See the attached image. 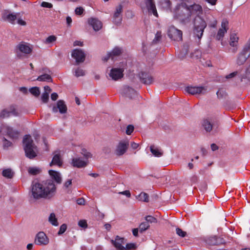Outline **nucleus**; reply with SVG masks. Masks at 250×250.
Returning a JSON list of instances; mask_svg holds the SVG:
<instances>
[{"mask_svg": "<svg viewBox=\"0 0 250 250\" xmlns=\"http://www.w3.org/2000/svg\"><path fill=\"white\" fill-rule=\"evenodd\" d=\"M122 11L123 6L121 4H119L116 8L114 16H119V15L121 14Z\"/></svg>", "mask_w": 250, "mask_h": 250, "instance_id": "obj_43", "label": "nucleus"}, {"mask_svg": "<svg viewBox=\"0 0 250 250\" xmlns=\"http://www.w3.org/2000/svg\"><path fill=\"white\" fill-rule=\"evenodd\" d=\"M158 5L164 10H168L170 9L171 2L170 0H158Z\"/></svg>", "mask_w": 250, "mask_h": 250, "instance_id": "obj_26", "label": "nucleus"}, {"mask_svg": "<svg viewBox=\"0 0 250 250\" xmlns=\"http://www.w3.org/2000/svg\"><path fill=\"white\" fill-rule=\"evenodd\" d=\"M72 57L76 60L77 63L83 62L85 60V54L80 49H75L72 52Z\"/></svg>", "mask_w": 250, "mask_h": 250, "instance_id": "obj_17", "label": "nucleus"}, {"mask_svg": "<svg viewBox=\"0 0 250 250\" xmlns=\"http://www.w3.org/2000/svg\"><path fill=\"white\" fill-rule=\"evenodd\" d=\"M28 173L32 175H36L40 173V169L35 167H30L28 170Z\"/></svg>", "mask_w": 250, "mask_h": 250, "instance_id": "obj_38", "label": "nucleus"}, {"mask_svg": "<svg viewBox=\"0 0 250 250\" xmlns=\"http://www.w3.org/2000/svg\"><path fill=\"white\" fill-rule=\"evenodd\" d=\"M216 94L219 99H223L227 96V93L223 88H220L217 92Z\"/></svg>", "mask_w": 250, "mask_h": 250, "instance_id": "obj_40", "label": "nucleus"}, {"mask_svg": "<svg viewBox=\"0 0 250 250\" xmlns=\"http://www.w3.org/2000/svg\"><path fill=\"white\" fill-rule=\"evenodd\" d=\"M88 23L96 31L100 30L103 26L102 22L96 18H89Z\"/></svg>", "mask_w": 250, "mask_h": 250, "instance_id": "obj_19", "label": "nucleus"}, {"mask_svg": "<svg viewBox=\"0 0 250 250\" xmlns=\"http://www.w3.org/2000/svg\"><path fill=\"white\" fill-rule=\"evenodd\" d=\"M17 23H18L19 24H20L21 25H26V22L24 20H23L20 18H18Z\"/></svg>", "mask_w": 250, "mask_h": 250, "instance_id": "obj_59", "label": "nucleus"}, {"mask_svg": "<svg viewBox=\"0 0 250 250\" xmlns=\"http://www.w3.org/2000/svg\"><path fill=\"white\" fill-rule=\"evenodd\" d=\"M146 222L149 223H154L156 222V219L152 216H147L146 217Z\"/></svg>", "mask_w": 250, "mask_h": 250, "instance_id": "obj_52", "label": "nucleus"}, {"mask_svg": "<svg viewBox=\"0 0 250 250\" xmlns=\"http://www.w3.org/2000/svg\"><path fill=\"white\" fill-rule=\"evenodd\" d=\"M2 175L6 178L11 179L14 176V172L11 168H6L2 170Z\"/></svg>", "mask_w": 250, "mask_h": 250, "instance_id": "obj_31", "label": "nucleus"}, {"mask_svg": "<svg viewBox=\"0 0 250 250\" xmlns=\"http://www.w3.org/2000/svg\"><path fill=\"white\" fill-rule=\"evenodd\" d=\"M56 187L51 180H47L41 183H35L32 185L31 196L34 199H49L55 194Z\"/></svg>", "mask_w": 250, "mask_h": 250, "instance_id": "obj_1", "label": "nucleus"}, {"mask_svg": "<svg viewBox=\"0 0 250 250\" xmlns=\"http://www.w3.org/2000/svg\"><path fill=\"white\" fill-rule=\"evenodd\" d=\"M130 145H131V147L134 149H137L139 146V144L137 143H136L135 142L131 143Z\"/></svg>", "mask_w": 250, "mask_h": 250, "instance_id": "obj_63", "label": "nucleus"}, {"mask_svg": "<svg viewBox=\"0 0 250 250\" xmlns=\"http://www.w3.org/2000/svg\"><path fill=\"white\" fill-rule=\"evenodd\" d=\"M112 243L118 250H125V247L123 246L125 244L124 238L117 236L115 240H112Z\"/></svg>", "mask_w": 250, "mask_h": 250, "instance_id": "obj_22", "label": "nucleus"}, {"mask_svg": "<svg viewBox=\"0 0 250 250\" xmlns=\"http://www.w3.org/2000/svg\"><path fill=\"white\" fill-rule=\"evenodd\" d=\"M161 32L158 31L155 34V38L152 41V43L155 44L159 42L161 39Z\"/></svg>", "mask_w": 250, "mask_h": 250, "instance_id": "obj_42", "label": "nucleus"}, {"mask_svg": "<svg viewBox=\"0 0 250 250\" xmlns=\"http://www.w3.org/2000/svg\"><path fill=\"white\" fill-rule=\"evenodd\" d=\"M128 142L122 141L119 142L115 150V154L118 156L123 155L126 151L128 146Z\"/></svg>", "mask_w": 250, "mask_h": 250, "instance_id": "obj_16", "label": "nucleus"}, {"mask_svg": "<svg viewBox=\"0 0 250 250\" xmlns=\"http://www.w3.org/2000/svg\"><path fill=\"white\" fill-rule=\"evenodd\" d=\"M239 37L237 33L231 32L229 35V44L232 47L229 49V51L235 54L237 52L238 49Z\"/></svg>", "mask_w": 250, "mask_h": 250, "instance_id": "obj_10", "label": "nucleus"}, {"mask_svg": "<svg viewBox=\"0 0 250 250\" xmlns=\"http://www.w3.org/2000/svg\"><path fill=\"white\" fill-rule=\"evenodd\" d=\"M18 17H1V20L3 21L10 22L12 24L17 23Z\"/></svg>", "mask_w": 250, "mask_h": 250, "instance_id": "obj_34", "label": "nucleus"}, {"mask_svg": "<svg viewBox=\"0 0 250 250\" xmlns=\"http://www.w3.org/2000/svg\"><path fill=\"white\" fill-rule=\"evenodd\" d=\"M202 126L207 132H210L212 130L216 131L218 128L219 123L212 118H207L203 120Z\"/></svg>", "mask_w": 250, "mask_h": 250, "instance_id": "obj_8", "label": "nucleus"}, {"mask_svg": "<svg viewBox=\"0 0 250 250\" xmlns=\"http://www.w3.org/2000/svg\"><path fill=\"white\" fill-rule=\"evenodd\" d=\"M41 6L43 7L51 8L52 7V4L50 3L43 1L42 3Z\"/></svg>", "mask_w": 250, "mask_h": 250, "instance_id": "obj_56", "label": "nucleus"}, {"mask_svg": "<svg viewBox=\"0 0 250 250\" xmlns=\"http://www.w3.org/2000/svg\"><path fill=\"white\" fill-rule=\"evenodd\" d=\"M123 93L130 99L133 98L137 95V92L133 88L125 86L123 88Z\"/></svg>", "mask_w": 250, "mask_h": 250, "instance_id": "obj_23", "label": "nucleus"}, {"mask_svg": "<svg viewBox=\"0 0 250 250\" xmlns=\"http://www.w3.org/2000/svg\"><path fill=\"white\" fill-rule=\"evenodd\" d=\"M84 9L82 7H78L75 9V12L77 15H81L83 14Z\"/></svg>", "mask_w": 250, "mask_h": 250, "instance_id": "obj_53", "label": "nucleus"}, {"mask_svg": "<svg viewBox=\"0 0 250 250\" xmlns=\"http://www.w3.org/2000/svg\"><path fill=\"white\" fill-rule=\"evenodd\" d=\"M132 233H133V235L135 236V237H137L138 236V228H135V229H132Z\"/></svg>", "mask_w": 250, "mask_h": 250, "instance_id": "obj_64", "label": "nucleus"}, {"mask_svg": "<svg viewBox=\"0 0 250 250\" xmlns=\"http://www.w3.org/2000/svg\"><path fill=\"white\" fill-rule=\"evenodd\" d=\"M176 9H185L188 12L189 16H200L203 12L202 6L196 3L188 6L186 3H182L177 6Z\"/></svg>", "mask_w": 250, "mask_h": 250, "instance_id": "obj_4", "label": "nucleus"}, {"mask_svg": "<svg viewBox=\"0 0 250 250\" xmlns=\"http://www.w3.org/2000/svg\"><path fill=\"white\" fill-rule=\"evenodd\" d=\"M207 243L209 245H218L222 243V240L216 236H211L207 239Z\"/></svg>", "mask_w": 250, "mask_h": 250, "instance_id": "obj_27", "label": "nucleus"}, {"mask_svg": "<svg viewBox=\"0 0 250 250\" xmlns=\"http://www.w3.org/2000/svg\"><path fill=\"white\" fill-rule=\"evenodd\" d=\"M58 97V95L57 93H53L51 95V99L53 101L56 100L57 99Z\"/></svg>", "mask_w": 250, "mask_h": 250, "instance_id": "obj_61", "label": "nucleus"}, {"mask_svg": "<svg viewBox=\"0 0 250 250\" xmlns=\"http://www.w3.org/2000/svg\"><path fill=\"white\" fill-rule=\"evenodd\" d=\"M24 150L27 157L33 159L37 156L38 149L29 135L24 136L23 139Z\"/></svg>", "mask_w": 250, "mask_h": 250, "instance_id": "obj_2", "label": "nucleus"}, {"mask_svg": "<svg viewBox=\"0 0 250 250\" xmlns=\"http://www.w3.org/2000/svg\"><path fill=\"white\" fill-rule=\"evenodd\" d=\"M49 98V94L47 92H43L42 95V100L43 103H46L48 102Z\"/></svg>", "mask_w": 250, "mask_h": 250, "instance_id": "obj_48", "label": "nucleus"}, {"mask_svg": "<svg viewBox=\"0 0 250 250\" xmlns=\"http://www.w3.org/2000/svg\"><path fill=\"white\" fill-rule=\"evenodd\" d=\"M67 229V225L65 224L62 225L60 228V229L58 232V234L60 235L63 234Z\"/></svg>", "mask_w": 250, "mask_h": 250, "instance_id": "obj_44", "label": "nucleus"}, {"mask_svg": "<svg viewBox=\"0 0 250 250\" xmlns=\"http://www.w3.org/2000/svg\"><path fill=\"white\" fill-rule=\"evenodd\" d=\"M30 92L36 97L39 96L40 94V89L38 87H33L29 89Z\"/></svg>", "mask_w": 250, "mask_h": 250, "instance_id": "obj_41", "label": "nucleus"}, {"mask_svg": "<svg viewBox=\"0 0 250 250\" xmlns=\"http://www.w3.org/2000/svg\"><path fill=\"white\" fill-rule=\"evenodd\" d=\"M12 115H16V112L14 109H4L0 113V117L5 118L10 116Z\"/></svg>", "mask_w": 250, "mask_h": 250, "instance_id": "obj_28", "label": "nucleus"}, {"mask_svg": "<svg viewBox=\"0 0 250 250\" xmlns=\"http://www.w3.org/2000/svg\"><path fill=\"white\" fill-rule=\"evenodd\" d=\"M149 224L147 222L142 223L139 226V229L141 232H142L148 229Z\"/></svg>", "mask_w": 250, "mask_h": 250, "instance_id": "obj_39", "label": "nucleus"}, {"mask_svg": "<svg viewBox=\"0 0 250 250\" xmlns=\"http://www.w3.org/2000/svg\"><path fill=\"white\" fill-rule=\"evenodd\" d=\"M78 225L83 228L85 229L87 227V222L85 220H81L79 221Z\"/></svg>", "mask_w": 250, "mask_h": 250, "instance_id": "obj_50", "label": "nucleus"}, {"mask_svg": "<svg viewBox=\"0 0 250 250\" xmlns=\"http://www.w3.org/2000/svg\"><path fill=\"white\" fill-rule=\"evenodd\" d=\"M3 146L5 148H7L12 145V143L8 141L6 139H4L3 143Z\"/></svg>", "mask_w": 250, "mask_h": 250, "instance_id": "obj_55", "label": "nucleus"}, {"mask_svg": "<svg viewBox=\"0 0 250 250\" xmlns=\"http://www.w3.org/2000/svg\"><path fill=\"white\" fill-rule=\"evenodd\" d=\"M126 66V62H123L119 64V68L111 69L109 74V77L113 80L117 81L121 79L123 76V72Z\"/></svg>", "mask_w": 250, "mask_h": 250, "instance_id": "obj_7", "label": "nucleus"}, {"mask_svg": "<svg viewBox=\"0 0 250 250\" xmlns=\"http://www.w3.org/2000/svg\"><path fill=\"white\" fill-rule=\"evenodd\" d=\"M58 110L61 114H63L66 112L67 107L63 101H58L57 104V106H54L52 109V111L54 113H57Z\"/></svg>", "mask_w": 250, "mask_h": 250, "instance_id": "obj_20", "label": "nucleus"}, {"mask_svg": "<svg viewBox=\"0 0 250 250\" xmlns=\"http://www.w3.org/2000/svg\"><path fill=\"white\" fill-rule=\"evenodd\" d=\"M229 29V21L226 19H223L221 23V26L219 29L216 36V40L218 41L222 40L225 34Z\"/></svg>", "mask_w": 250, "mask_h": 250, "instance_id": "obj_11", "label": "nucleus"}, {"mask_svg": "<svg viewBox=\"0 0 250 250\" xmlns=\"http://www.w3.org/2000/svg\"><path fill=\"white\" fill-rule=\"evenodd\" d=\"M136 248V245L135 244L133 243H129L125 245V250H133Z\"/></svg>", "mask_w": 250, "mask_h": 250, "instance_id": "obj_51", "label": "nucleus"}, {"mask_svg": "<svg viewBox=\"0 0 250 250\" xmlns=\"http://www.w3.org/2000/svg\"><path fill=\"white\" fill-rule=\"evenodd\" d=\"M87 162L83 160L80 158H75L72 160V165L74 167L81 168L85 167L87 165Z\"/></svg>", "mask_w": 250, "mask_h": 250, "instance_id": "obj_25", "label": "nucleus"}, {"mask_svg": "<svg viewBox=\"0 0 250 250\" xmlns=\"http://www.w3.org/2000/svg\"><path fill=\"white\" fill-rule=\"evenodd\" d=\"M48 173L51 178L54 180L57 184H60L62 183V178L59 172L53 170H49Z\"/></svg>", "mask_w": 250, "mask_h": 250, "instance_id": "obj_24", "label": "nucleus"}, {"mask_svg": "<svg viewBox=\"0 0 250 250\" xmlns=\"http://www.w3.org/2000/svg\"><path fill=\"white\" fill-rule=\"evenodd\" d=\"M48 221L54 226H58L59 225V223L58 222V220L56 217V215L55 213H51L48 218Z\"/></svg>", "mask_w": 250, "mask_h": 250, "instance_id": "obj_35", "label": "nucleus"}, {"mask_svg": "<svg viewBox=\"0 0 250 250\" xmlns=\"http://www.w3.org/2000/svg\"><path fill=\"white\" fill-rule=\"evenodd\" d=\"M250 56V37L242 51L240 52L236 59V63L241 65L244 63L247 59Z\"/></svg>", "mask_w": 250, "mask_h": 250, "instance_id": "obj_6", "label": "nucleus"}, {"mask_svg": "<svg viewBox=\"0 0 250 250\" xmlns=\"http://www.w3.org/2000/svg\"><path fill=\"white\" fill-rule=\"evenodd\" d=\"M150 150L152 154L155 157H161L163 155V152L161 149L155 146L154 145H151L150 146Z\"/></svg>", "mask_w": 250, "mask_h": 250, "instance_id": "obj_30", "label": "nucleus"}, {"mask_svg": "<svg viewBox=\"0 0 250 250\" xmlns=\"http://www.w3.org/2000/svg\"><path fill=\"white\" fill-rule=\"evenodd\" d=\"M17 55L20 59L26 57L32 51V48L27 43L22 42L17 45L16 47Z\"/></svg>", "mask_w": 250, "mask_h": 250, "instance_id": "obj_5", "label": "nucleus"}, {"mask_svg": "<svg viewBox=\"0 0 250 250\" xmlns=\"http://www.w3.org/2000/svg\"><path fill=\"white\" fill-rule=\"evenodd\" d=\"M119 193L121 194H123V195H125L127 197H130V196H131V194H130V191L129 190H127L124 191L120 192Z\"/></svg>", "mask_w": 250, "mask_h": 250, "instance_id": "obj_58", "label": "nucleus"}, {"mask_svg": "<svg viewBox=\"0 0 250 250\" xmlns=\"http://www.w3.org/2000/svg\"><path fill=\"white\" fill-rule=\"evenodd\" d=\"M198 178L197 176H196V175H193V176L191 177V178H190V180H191V182H192V183H196V182H197V181H198Z\"/></svg>", "mask_w": 250, "mask_h": 250, "instance_id": "obj_62", "label": "nucleus"}, {"mask_svg": "<svg viewBox=\"0 0 250 250\" xmlns=\"http://www.w3.org/2000/svg\"><path fill=\"white\" fill-rule=\"evenodd\" d=\"M74 73L76 77L83 76L85 75V71L82 68L78 67L74 69Z\"/></svg>", "mask_w": 250, "mask_h": 250, "instance_id": "obj_37", "label": "nucleus"}, {"mask_svg": "<svg viewBox=\"0 0 250 250\" xmlns=\"http://www.w3.org/2000/svg\"><path fill=\"white\" fill-rule=\"evenodd\" d=\"M62 164V161L61 159L60 155L59 153L55 154L52 159L50 165H56L60 167Z\"/></svg>", "mask_w": 250, "mask_h": 250, "instance_id": "obj_29", "label": "nucleus"}, {"mask_svg": "<svg viewBox=\"0 0 250 250\" xmlns=\"http://www.w3.org/2000/svg\"><path fill=\"white\" fill-rule=\"evenodd\" d=\"M241 81L243 79H247L250 81V60L248 62L246 65L245 73L241 78Z\"/></svg>", "mask_w": 250, "mask_h": 250, "instance_id": "obj_32", "label": "nucleus"}, {"mask_svg": "<svg viewBox=\"0 0 250 250\" xmlns=\"http://www.w3.org/2000/svg\"><path fill=\"white\" fill-rule=\"evenodd\" d=\"M168 37L174 41L180 42L182 40L183 33L181 30L171 25L169 27L167 30Z\"/></svg>", "mask_w": 250, "mask_h": 250, "instance_id": "obj_9", "label": "nucleus"}, {"mask_svg": "<svg viewBox=\"0 0 250 250\" xmlns=\"http://www.w3.org/2000/svg\"><path fill=\"white\" fill-rule=\"evenodd\" d=\"M185 91L191 95L205 94L207 92V88L205 86H188L185 88Z\"/></svg>", "mask_w": 250, "mask_h": 250, "instance_id": "obj_12", "label": "nucleus"}, {"mask_svg": "<svg viewBox=\"0 0 250 250\" xmlns=\"http://www.w3.org/2000/svg\"><path fill=\"white\" fill-rule=\"evenodd\" d=\"M1 132L3 131L12 139H16L18 138L19 132L7 125H3L1 127Z\"/></svg>", "mask_w": 250, "mask_h": 250, "instance_id": "obj_13", "label": "nucleus"}, {"mask_svg": "<svg viewBox=\"0 0 250 250\" xmlns=\"http://www.w3.org/2000/svg\"><path fill=\"white\" fill-rule=\"evenodd\" d=\"M134 129V126L132 125H128L126 127L125 132L127 135H130L133 131Z\"/></svg>", "mask_w": 250, "mask_h": 250, "instance_id": "obj_49", "label": "nucleus"}, {"mask_svg": "<svg viewBox=\"0 0 250 250\" xmlns=\"http://www.w3.org/2000/svg\"><path fill=\"white\" fill-rule=\"evenodd\" d=\"M37 80L41 82H50L52 81V78L49 74H44L39 76Z\"/></svg>", "mask_w": 250, "mask_h": 250, "instance_id": "obj_36", "label": "nucleus"}, {"mask_svg": "<svg viewBox=\"0 0 250 250\" xmlns=\"http://www.w3.org/2000/svg\"><path fill=\"white\" fill-rule=\"evenodd\" d=\"M139 77L141 82L146 84H150L153 82V77L147 73L141 72Z\"/></svg>", "mask_w": 250, "mask_h": 250, "instance_id": "obj_21", "label": "nucleus"}, {"mask_svg": "<svg viewBox=\"0 0 250 250\" xmlns=\"http://www.w3.org/2000/svg\"><path fill=\"white\" fill-rule=\"evenodd\" d=\"M35 243L38 245H46L49 243V239L42 231H40L36 235Z\"/></svg>", "mask_w": 250, "mask_h": 250, "instance_id": "obj_15", "label": "nucleus"}, {"mask_svg": "<svg viewBox=\"0 0 250 250\" xmlns=\"http://www.w3.org/2000/svg\"><path fill=\"white\" fill-rule=\"evenodd\" d=\"M193 34L194 38H197L200 41L202 38L204 29L207 26L206 22L202 17H195L193 20Z\"/></svg>", "mask_w": 250, "mask_h": 250, "instance_id": "obj_3", "label": "nucleus"}, {"mask_svg": "<svg viewBox=\"0 0 250 250\" xmlns=\"http://www.w3.org/2000/svg\"><path fill=\"white\" fill-rule=\"evenodd\" d=\"M56 37L54 35L49 36L48 37L46 38L45 42L46 43H52L55 42L56 40Z\"/></svg>", "mask_w": 250, "mask_h": 250, "instance_id": "obj_46", "label": "nucleus"}, {"mask_svg": "<svg viewBox=\"0 0 250 250\" xmlns=\"http://www.w3.org/2000/svg\"><path fill=\"white\" fill-rule=\"evenodd\" d=\"M123 52V49L119 47H114L113 50L107 53L106 56L103 58L104 61H107L109 58L114 60V58L120 56Z\"/></svg>", "mask_w": 250, "mask_h": 250, "instance_id": "obj_18", "label": "nucleus"}, {"mask_svg": "<svg viewBox=\"0 0 250 250\" xmlns=\"http://www.w3.org/2000/svg\"><path fill=\"white\" fill-rule=\"evenodd\" d=\"M72 184V180L69 179L67 180L65 183H64L63 186L65 188H68Z\"/></svg>", "mask_w": 250, "mask_h": 250, "instance_id": "obj_57", "label": "nucleus"}, {"mask_svg": "<svg viewBox=\"0 0 250 250\" xmlns=\"http://www.w3.org/2000/svg\"><path fill=\"white\" fill-rule=\"evenodd\" d=\"M238 74V71H234L226 76L225 78L227 79H231L237 76Z\"/></svg>", "mask_w": 250, "mask_h": 250, "instance_id": "obj_54", "label": "nucleus"}, {"mask_svg": "<svg viewBox=\"0 0 250 250\" xmlns=\"http://www.w3.org/2000/svg\"><path fill=\"white\" fill-rule=\"evenodd\" d=\"M112 21L115 24H120L122 21V17H113Z\"/></svg>", "mask_w": 250, "mask_h": 250, "instance_id": "obj_45", "label": "nucleus"}, {"mask_svg": "<svg viewBox=\"0 0 250 250\" xmlns=\"http://www.w3.org/2000/svg\"><path fill=\"white\" fill-rule=\"evenodd\" d=\"M144 3L148 15L158 16L154 0H144Z\"/></svg>", "mask_w": 250, "mask_h": 250, "instance_id": "obj_14", "label": "nucleus"}, {"mask_svg": "<svg viewBox=\"0 0 250 250\" xmlns=\"http://www.w3.org/2000/svg\"><path fill=\"white\" fill-rule=\"evenodd\" d=\"M136 198L140 201L148 202L149 201L148 195L144 192H141L139 195L136 196Z\"/></svg>", "mask_w": 250, "mask_h": 250, "instance_id": "obj_33", "label": "nucleus"}, {"mask_svg": "<svg viewBox=\"0 0 250 250\" xmlns=\"http://www.w3.org/2000/svg\"><path fill=\"white\" fill-rule=\"evenodd\" d=\"M176 232L177 235L182 237H184L186 235V232L182 230L181 229L177 228L176 229Z\"/></svg>", "mask_w": 250, "mask_h": 250, "instance_id": "obj_47", "label": "nucleus"}, {"mask_svg": "<svg viewBox=\"0 0 250 250\" xmlns=\"http://www.w3.org/2000/svg\"><path fill=\"white\" fill-rule=\"evenodd\" d=\"M85 203V201L83 198H80L77 199V203L78 205H84Z\"/></svg>", "mask_w": 250, "mask_h": 250, "instance_id": "obj_60", "label": "nucleus"}]
</instances>
